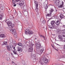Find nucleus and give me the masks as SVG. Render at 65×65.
I'll return each mask as SVG.
<instances>
[{"label": "nucleus", "instance_id": "obj_54", "mask_svg": "<svg viewBox=\"0 0 65 65\" xmlns=\"http://www.w3.org/2000/svg\"><path fill=\"white\" fill-rule=\"evenodd\" d=\"M57 45H59L58 44H56Z\"/></svg>", "mask_w": 65, "mask_h": 65}, {"label": "nucleus", "instance_id": "obj_34", "mask_svg": "<svg viewBox=\"0 0 65 65\" xmlns=\"http://www.w3.org/2000/svg\"><path fill=\"white\" fill-rule=\"evenodd\" d=\"M2 19V15H0V20H1Z\"/></svg>", "mask_w": 65, "mask_h": 65}, {"label": "nucleus", "instance_id": "obj_61", "mask_svg": "<svg viewBox=\"0 0 65 65\" xmlns=\"http://www.w3.org/2000/svg\"><path fill=\"white\" fill-rule=\"evenodd\" d=\"M13 18H14V17H12Z\"/></svg>", "mask_w": 65, "mask_h": 65}, {"label": "nucleus", "instance_id": "obj_47", "mask_svg": "<svg viewBox=\"0 0 65 65\" xmlns=\"http://www.w3.org/2000/svg\"><path fill=\"white\" fill-rule=\"evenodd\" d=\"M16 5H17L16 4H14V5L13 6H14V7H15V6H16Z\"/></svg>", "mask_w": 65, "mask_h": 65}, {"label": "nucleus", "instance_id": "obj_24", "mask_svg": "<svg viewBox=\"0 0 65 65\" xmlns=\"http://www.w3.org/2000/svg\"><path fill=\"white\" fill-rule=\"evenodd\" d=\"M59 17H60V19H62L64 18V16L62 14H61L60 15Z\"/></svg>", "mask_w": 65, "mask_h": 65}, {"label": "nucleus", "instance_id": "obj_48", "mask_svg": "<svg viewBox=\"0 0 65 65\" xmlns=\"http://www.w3.org/2000/svg\"><path fill=\"white\" fill-rule=\"evenodd\" d=\"M55 50H56V51H58V50L57 49H56V48Z\"/></svg>", "mask_w": 65, "mask_h": 65}, {"label": "nucleus", "instance_id": "obj_7", "mask_svg": "<svg viewBox=\"0 0 65 65\" xmlns=\"http://www.w3.org/2000/svg\"><path fill=\"white\" fill-rule=\"evenodd\" d=\"M12 46L11 45L10 46V47H9V46H7V48L8 50L9 51H10V50H11L12 49Z\"/></svg>", "mask_w": 65, "mask_h": 65}, {"label": "nucleus", "instance_id": "obj_1", "mask_svg": "<svg viewBox=\"0 0 65 65\" xmlns=\"http://www.w3.org/2000/svg\"><path fill=\"white\" fill-rule=\"evenodd\" d=\"M25 33L26 34L31 35V34H32L34 33L32 31H30V30L29 29H26L25 30Z\"/></svg>", "mask_w": 65, "mask_h": 65}, {"label": "nucleus", "instance_id": "obj_4", "mask_svg": "<svg viewBox=\"0 0 65 65\" xmlns=\"http://www.w3.org/2000/svg\"><path fill=\"white\" fill-rule=\"evenodd\" d=\"M35 3L36 5V10L37 12H39L38 8V2L35 1Z\"/></svg>", "mask_w": 65, "mask_h": 65}, {"label": "nucleus", "instance_id": "obj_6", "mask_svg": "<svg viewBox=\"0 0 65 65\" xmlns=\"http://www.w3.org/2000/svg\"><path fill=\"white\" fill-rule=\"evenodd\" d=\"M36 48L38 50H40V48L41 47V45H40V44L39 43H36Z\"/></svg>", "mask_w": 65, "mask_h": 65}, {"label": "nucleus", "instance_id": "obj_12", "mask_svg": "<svg viewBox=\"0 0 65 65\" xmlns=\"http://www.w3.org/2000/svg\"><path fill=\"white\" fill-rule=\"evenodd\" d=\"M11 18H12V17H11V18H9V19H7L6 21H5V22H6V23H7V22H11V21H12Z\"/></svg>", "mask_w": 65, "mask_h": 65}, {"label": "nucleus", "instance_id": "obj_30", "mask_svg": "<svg viewBox=\"0 0 65 65\" xmlns=\"http://www.w3.org/2000/svg\"><path fill=\"white\" fill-rule=\"evenodd\" d=\"M0 10H2V11H4L3 8V7H1V9H0Z\"/></svg>", "mask_w": 65, "mask_h": 65}, {"label": "nucleus", "instance_id": "obj_5", "mask_svg": "<svg viewBox=\"0 0 65 65\" xmlns=\"http://www.w3.org/2000/svg\"><path fill=\"white\" fill-rule=\"evenodd\" d=\"M53 11V9H51V10L50 11V13L46 15V18H47V17H51V14Z\"/></svg>", "mask_w": 65, "mask_h": 65}, {"label": "nucleus", "instance_id": "obj_45", "mask_svg": "<svg viewBox=\"0 0 65 65\" xmlns=\"http://www.w3.org/2000/svg\"><path fill=\"white\" fill-rule=\"evenodd\" d=\"M63 48L64 50H65V45H64Z\"/></svg>", "mask_w": 65, "mask_h": 65}, {"label": "nucleus", "instance_id": "obj_8", "mask_svg": "<svg viewBox=\"0 0 65 65\" xmlns=\"http://www.w3.org/2000/svg\"><path fill=\"white\" fill-rule=\"evenodd\" d=\"M59 2L60 1L59 0H57L55 1V5H59Z\"/></svg>", "mask_w": 65, "mask_h": 65}, {"label": "nucleus", "instance_id": "obj_55", "mask_svg": "<svg viewBox=\"0 0 65 65\" xmlns=\"http://www.w3.org/2000/svg\"><path fill=\"white\" fill-rule=\"evenodd\" d=\"M7 61H9V60L8 59H7Z\"/></svg>", "mask_w": 65, "mask_h": 65}, {"label": "nucleus", "instance_id": "obj_44", "mask_svg": "<svg viewBox=\"0 0 65 65\" xmlns=\"http://www.w3.org/2000/svg\"><path fill=\"white\" fill-rule=\"evenodd\" d=\"M13 50H13L14 51H15V47H14L13 48Z\"/></svg>", "mask_w": 65, "mask_h": 65}, {"label": "nucleus", "instance_id": "obj_26", "mask_svg": "<svg viewBox=\"0 0 65 65\" xmlns=\"http://www.w3.org/2000/svg\"><path fill=\"white\" fill-rule=\"evenodd\" d=\"M55 23V21H52L51 22V25H54Z\"/></svg>", "mask_w": 65, "mask_h": 65}, {"label": "nucleus", "instance_id": "obj_59", "mask_svg": "<svg viewBox=\"0 0 65 65\" xmlns=\"http://www.w3.org/2000/svg\"><path fill=\"white\" fill-rule=\"evenodd\" d=\"M46 6H47V5H46Z\"/></svg>", "mask_w": 65, "mask_h": 65}, {"label": "nucleus", "instance_id": "obj_17", "mask_svg": "<svg viewBox=\"0 0 65 65\" xmlns=\"http://www.w3.org/2000/svg\"><path fill=\"white\" fill-rule=\"evenodd\" d=\"M24 4V3L23 1H20V3L19 4V5L20 6H23Z\"/></svg>", "mask_w": 65, "mask_h": 65}, {"label": "nucleus", "instance_id": "obj_52", "mask_svg": "<svg viewBox=\"0 0 65 65\" xmlns=\"http://www.w3.org/2000/svg\"><path fill=\"white\" fill-rule=\"evenodd\" d=\"M1 6H2V4H1Z\"/></svg>", "mask_w": 65, "mask_h": 65}, {"label": "nucleus", "instance_id": "obj_39", "mask_svg": "<svg viewBox=\"0 0 65 65\" xmlns=\"http://www.w3.org/2000/svg\"><path fill=\"white\" fill-rule=\"evenodd\" d=\"M43 35H40V37H41V38H42V37H43Z\"/></svg>", "mask_w": 65, "mask_h": 65}, {"label": "nucleus", "instance_id": "obj_31", "mask_svg": "<svg viewBox=\"0 0 65 65\" xmlns=\"http://www.w3.org/2000/svg\"><path fill=\"white\" fill-rule=\"evenodd\" d=\"M13 53L15 55H18V54L17 53V52L14 51H14H13Z\"/></svg>", "mask_w": 65, "mask_h": 65}, {"label": "nucleus", "instance_id": "obj_49", "mask_svg": "<svg viewBox=\"0 0 65 65\" xmlns=\"http://www.w3.org/2000/svg\"><path fill=\"white\" fill-rule=\"evenodd\" d=\"M51 45H52V47H54V45H53V44H51Z\"/></svg>", "mask_w": 65, "mask_h": 65}, {"label": "nucleus", "instance_id": "obj_11", "mask_svg": "<svg viewBox=\"0 0 65 65\" xmlns=\"http://www.w3.org/2000/svg\"><path fill=\"white\" fill-rule=\"evenodd\" d=\"M10 31L12 33H15V32H16V30H15V29H12Z\"/></svg>", "mask_w": 65, "mask_h": 65}, {"label": "nucleus", "instance_id": "obj_21", "mask_svg": "<svg viewBox=\"0 0 65 65\" xmlns=\"http://www.w3.org/2000/svg\"><path fill=\"white\" fill-rule=\"evenodd\" d=\"M55 24H56L57 26H59V24H60V22H59V20H58L55 23Z\"/></svg>", "mask_w": 65, "mask_h": 65}, {"label": "nucleus", "instance_id": "obj_2", "mask_svg": "<svg viewBox=\"0 0 65 65\" xmlns=\"http://www.w3.org/2000/svg\"><path fill=\"white\" fill-rule=\"evenodd\" d=\"M35 52H32L31 53V56L30 57V58L32 59H33V60H34V59H35V58L36 57V55L37 56L36 54H35L34 53H35Z\"/></svg>", "mask_w": 65, "mask_h": 65}, {"label": "nucleus", "instance_id": "obj_14", "mask_svg": "<svg viewBox=\"0 0 65 65\" xmlns=\"http://www.w3.org/2000/svg\"><path fill=\"white\" fill-rule=\"evenodd\" d=\"M17 49L18 52H22L23 51V50L22 49V48H21L20 47H18Z\"/></svg>", "mask_w": 65, "mask_h": 65}, {"label": "nucleus", "instance_id": "obj_32", "mask_svg": "<svg viewBox=\"0 0 65 65\" xmlns=\"http://www.w3.org/2000/svg\"><path fill=\"white\" fill-rule=\"evenodd\" d=\"M11 26L12 28H13V27H14V25L13 24H12Z\"/></svg>", "mask_w": 65, "mask_h": 65}, {"label": "nucleus", "instance_id": "obj_51", "mask_svg": "<svg viewBox=\"0 0 65 65\" xmlns=\"http://www.w3.org/2000/svg\"><path fill=\"white\" fill-rule=\"evenodd\" d=\"M12 63H14V62L13 61H12Z\"/></svg>", "mask_w": 65, "mask_h": 65}, {"label": "nucleus", "instance_id": "obj_10", "mask_svg": "<svg viewBox=\"0 0 65 65\" xmlns=\"http://www.w3.org/2000/svg\"><path fill=\"white\" fill-rule=\"evenodd\" d=\"M43 61L45 63H46L48 62V59L46 58H44L43 59Z\"/></svg>", "mask_w": 65, "mask_h": 65}, {"label": "nucleus", "instance_id": "obj_18", "mask_svg": "<svg viewBox=\"0 0 65 65\" xmlns=\"http://www.w3.org/2000/svg\"><path fill=\"white\" fill-rule=\"evenodd\" d=\"M62 4L60 5V6H59L58 7L59 8H62L63 7V5H64V3L63 2H62Z\"/></svg>", "mask_w": 65, "mask_h": 65}, {"label": "nucleus", "instance_id": "obj_3", "mask_svg": "<svg viewBox=\"0 0 65 65\" xmlns=\"http://www.w3.org/2000/svg\"><path fill=\"white\" fill-rule=\"evenodd\" d=\"M26 8H27L26 6H24L23 9L25 11L23 12V14L25 16H27V15H28V12L26 11H27V9H26Z\"/></svg>", "mask_w": 65, "mask_h": 65}, {"label": "nucleus", "instance_id": "obj_33", "mask_svg": "<svg viewBox=\"0 0 65 65\" xmlns=\"http://www.w3.org/2000/svg\"><path fill=\"white\" fill-rule=\"evenodd\" d=\"M35 59L34 60H35L36 61H37L38 60V57H35Z\"/></svg>", "mask_w": 65, "mask_h": 65}, {"label": "nucleus", "instance_id": "obj_58", "mask_svg": "<svg viewBox=\"0 0 65 65\" xmlns=\"http://www.w3.org/2000/svg\"><path fill=\"white\" fill-rule=\"evenodd\" d=\"M52 6H53V5H51Z\"/></svg>", "mask_w": 65, "mask_h": 65}, {"label": "nucleus", "instance_id": "obj_53", "mask_svg": "<svg viewBox=\"0 0 65 65\" xmlns=\"http://www.w3.org/2000/svg\"><path fill=\"white\" fill-rule=\"evenodd\" d=\"M35 39H37V38H35Z\"/></svg>", "mask_w": 65, "mask_h": 65}, {"label": "nucleus", "instance_id": "obj_15", "mask_svg": "<svg viewBox=\"0 0 65 65\" xmlns=\"http://www.w3.org/2000/svg\"><path fill=\"white\" fill-rule=\"evenodd\" d=\"M10 42H12L13 44H16V42L14 40L10 39Z\"/></svg>", "mask_w": 65, "mask_h": 65}, {"label": "nucleus", "instance_id": "obj_25", "mask_svg": "<svg viewBox=\"0 0 65 65\" xmlns=\"http://www.w3.org/2000/svg\"><path fill=\"white\" fill-rule=\"evenodd\" d=\"M7 44V42H4L2 44V45H6Z\"/></svg>", "mask_w": 65, "mask_h": 65}, {"label": "nucleus", "instance_id": "obj_9", "mask_svg": "<svg viewBox=\"0 0 65 65\" xmlns=\"http://www.w3.org/2000/svg\"><path fill=\"white\" fill-rule=\"evenodd\" d=\"M44 51V49H41V50H40V54H39L38 53H37L36 54L37 55V56H38V55H40V54H42V53Z\"/></svg>", "mask_w": 65, "mask_h": 65}, {"label": "nucleus", "instance_id": "obj_42", "mask_svg": "<svg viewBox=\"0 0 65 65\" xmlns=\"http://www.w3.org/2000/svg\"><path fill=\"white\" fill-rule=\"evenodd\" d=\"M13 12H15V13H17V12L15 10Z\"/></svg>", "mask_w": 65, "mask_h": 65}, {"label": "nucleus", "instance_id": "obj_19", "mask_svg": "<svg viewBox=\"0 0 65 65\" xmlns=\"http://www.w3.org/2000/svg\"><path fill=\"white\" fill-rule=\"evenodd\" d=\"M63 34H62V36L63 37H65V30L63 31Z\"/></svg>", "mask_w": 65, "mask_h": 65}, {"label": "nucleus", "instance_id": "obj_57", "mask_svg": "<svg viewBox=\"0 0 65 65\" xmlns=\"http://www.w3.org/2000/svg\"><path fill=\"white\" fill-rule=\"evenodd\" d=\"M60 32V31H58V32Z\"/></svg>", "mask_w": 65, "mask_h": 65}, {"label": "nucleus", "instance_id": "obj_27", "mask_svg": "<svg viewBox=\"0 0 65 65\" xmlns=\"http://www.w3.org/2000/svg\"><path fill=\"white\" fill-rule=\"evenodd\" d=\"M58 37L60 40H62V36L60 35H59L58 36Z\"/></svg>", "mask_w": 65, "mask_h": 65}, {"label": "nucleus", "instance_id": "obj_46", "mask_svg": "<svg viewBox=\"0 0 65 65\" xmlns=\"http://www.w3.org/2000/svg\"><path fill=\"white\" fill-rule=\"evenodd\" d=\"M14 36L15 37H17V35L15 34H14Z\"/></svg>", "mask_w": 65, "mask_h": 65}, {"label": "nucleus", "instance_id": "obj_50", "mask_svg": "<svg viewBox=\"0 0 65 65\" xmlns=\"http://www.w3.org/2000/svg\"><path fill=\"white\" fill-rule=\"evenodd\" d=\"M53 48H54V49H55V50L56 49V48H55V47H53Z\"/></svg>", "mask_w": 65, "mask_h": 65}, {"label": "nucleus", "instance_id": "obj_29", "mask_svg": "<svg viewBox=\"0 0 65 65\" xmlns=\"http://www.w3.org/2000/svg\"><path fill=\"white\" fill-rule=\"evenodd\" d=\"M12 2L13 4H15V0H12Z\"/></svg>", "mask_w": 65, "mask_h": 65}, {"label": "nucleus", "instance_id": "obj_60", "mask_svg": "<svg viewBox=\"0 0 65 65\" xmlns=\"http://www.w3.org/2000/svg\"><path fill=\"white\" fill-rule=\"evenodd\" d=\"M3 57L4 58V56H3Z\"/></svg>", "mask_w": 65, "mask_h": 65}, {"label": "nucleus", "instance_id": "obj_37", "mask_svg": "<svg viewBox=\"0 0 65 65\" xmlns=\"http://www.w3.org/2000/svg\"><path fill=\"white\" fill-rule=\"evenodd\" d=\"M33 46V44H30L29 46L30 47H32V46Z\"/></svg>", "mask_w": 65, "mask_h": 65}, {"label": "nucleus", "instance_id": "obj_36", "mask_svg": "<svg viewBox=\"0 0 65 65\" xmlns=\"http://www.w3.org/2000/svg\"><path fill=\"white\" fill-rule=\"evenodd\" d=\"M39 63L40 64H41V65H43L44 64L43 63H42V62H39Z\"/></svg>", "mask_w": 65, "mask_h": 65}, {"label": "nucleus", "instance_id": "obj_41", "mask_svg": "<svg viewBox=\"0 0 65 65\" xmlns=\"http://www.w3.org/2000/svg\"><path fill=\"white\" fill-rule=\"evenodd\" d=\"M20 0H15V1L16 2H19V1H20Z\"/></svg>", "mask_w": 65, "mask_h": 65}, {"label": "nucleus", "instance_id": "obj_16", "mask_svg": "<svg viewBox=\"0 0 65 65\" xmlns=\"http://www.w3.org/2000/svg\"><path fill=\"white\" fill-rule=\"evenodd\" d=\"M49 28L51 29H56V26L55 25L53 26L52 25L51 26H50Z\"/></svg>", "mask_w": 65, "mask_h": 65}, {"label": "nucleus", "instance_id": "obj_13", "mask_svg": "<svg viewBox=\"0 0 65 65\" xmlns=\"http://www.w3.org/2000/svg\"><path fill=\"white\" fill-rule=\"evenodd\" d=\"M7 23V24L9 27V26H11L12 24L11 21H9V22H6Z\"/></svg>", "mask_w": 65, "mask_h": 65}, {"label": "nucleus", "instance_id": "obj_28", "mask_svg": "<svg viewBox=\"0 0 65 65\" xmlns=\"http://www.w3.org/2000/svg\"><path fill=\"white\" fill-rule=\"evenodd\" d=\"M2 18H4L5 16V14L2 13V15H1Z\"/></svg>", "mask_w": 65, "mask_h": 65}, {"label": "nucleus", "instance_id": "obj_56", "mask_svg": "<svg viewBox=\"0 0 65 65\" xmlns=\"http://www.w3.org/2000/svg\"><path fill=\"white\" fill-rule=\"evenodd\" d=\"M8 59H10V58H8Z\"/></svg>", "mask_w": 65, "mask_h": 65}, {"label": "nucleus", "instance_id": "obj_23", "mask_svg": "<svg viewBox=\"0 0 65 65\" xmlns=\"http://www.w3.org/2000/svg\"><path fill=\"white\" fill-rule=\"evenodd\" d=\"M53 14L54 15L56 14V13H57V9H55V11L54 10V9H53Z\"/></svg>", "mask_w": 65, "mask_h": 65}, {"label": "nucleus", "instance_id": "obj_35", "mask_svg": "<svg viewBox=\"0 0 65 65\" xmlns=\"http://www.w3.org/2000/svg\"><path fill=\"white\" fill-rule=\"evenodd\" d=\"M18 44L19 45V46H21V44H22V43H19Z\"/></svg>", "mask_w": 65, "mask_h": 65}, {"label": "nucleus", "instance_id": "obj_22", "mask_svg": "<svg viewBox=\"0 0 65 65\" xmlns=\"http://www.w3.org/2000/svg\"><path fill=\"white\" fill-rule=\"evenodd\" d=\"M5 37V36L4 34H2L0 35V37L1 38H4Z\"/></svg>", "mask_w": 65, "mask_h": 65}, {"label": "nucleus", "instance_id": "obj_20", "mask_svg": "<svg viewBox=\"0 0 65 65\" xmlns=\"http://www.w3.org/2000/svg\"><path fill=\"white\" fill-rule=\"evenodd\" d=\"M32 51H33V48L31 47H30L29 49L28 52H31Z\"/></svg>", "mask_w": 65, "mask_h": 65}, {"label": "nucleus", "instance_id": "obj_40", "mask_svg": "<svg viewBox=\"0 0 65 65\" xmlns=\"http://www.w3.org/2000/svg\"><path fill=\"white\" fill-rule=\"evenodd\" d=\"M19 15L20 17H22V14L21 13H20L19 14Z\"/></svg>", "mask_w": 65, "mask_h": 65}, {"label": "nucleus", "instance_id": "obj_38", "mask_svg": "<svg viewBox=\"0 0 65 65\" xmlns=\"http://www.w3.org/2000/svg\"><path fill=\"white\" fill-rule=\"evenodd\" d=\"M43 23H44V24L45 23V20H44L43 21Z\"/></svg>", "mask_w": 65, "mask_h": 65}, {"label": "nucleus", "instance_id": "obj_43", "mask_svg": "<svg viewBox=\"0 0 65 65\" xmlns=\"http://www.w3.org/2000/svg\"><path fill=\"white\" fill-rule=\"evenodd\" d=\"M43 38L44 39H45V36H43Z\"/></svg>", "mask_w": 65, "mask_h": 65}]
</instances>
